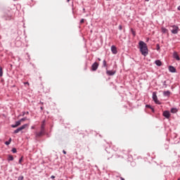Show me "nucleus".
<instances>
[{
  "instance_id": "obj_1",
  "label": "nucleus",
  "mask_w": 180,
  "mask_h": 180,
  "mask_svg": "<svg viewBox=\"0 0 180 180\" xmlns=\"http://www.w3.org/2000/svg\"><path fill=\"white\" fill-rule=\"evenodd\" d=\"M139 45L142 56L147 57V56H148V48L147 47V44L143 41H140Z\"/></svg>"
},
{
  "instance_id": "obj_2",
  "label": "nucleus",
  "mask_w": 180,
  "mask_h": 180,
  "mask_svg": "<svg viewBox=\"0 0 180 180\" xmlns=\"http://www.w3.org/2000/svg\"><path fill=\"white\" fill-rule=\"evenodd\" d=\"M170 27H172V29L170 30L173 34H178V32H179V27L174 25L170 26Z\"/></svg>"
},
{
  "instance_id": "obj_3",
  "label": "nucleus",
  "mask_w": 180,
  "mask_h": 180,
  "mask_svg": "<svg viewBox=\"0 0 180 180\" xmlns=\"http://www.w3.org/2000/svg\"><path fill=\"white\" fill-rule=\"evenodd\" d=\"M27 126H28L27 124H23L22 126L18 127L17 129L14 130L13 134H17V133H19V131H22V130H25V129H26Z\"/></svg>"
},
{
  "instance_id": "obj_4",
  "label": "nucleus",
  "mask_w": 180,
  "mask_h": 180,
  "mask_svg": "<svg viewBox=\"0 0 180 180\" xmlns=\"http://www.w3.org/2000/svg\"><path fill=\"white\" fill-rule=\"evenodd\" d=\"M153 100L155 103H156L158 105H160L161 103L158 101V97L157 96V92L154 91L153 93Z\"/></svg>"
},
{
  "instance_id": "obj_5",
  "label": "nucleus",
  "mask_w": 180,
  "mask_h": 180,
  "mask_svg": "<svg viewBox=\"0 0 180 180\" xmlns=\"http://www.w3.org/2000/svg\"><path fill=\"white\" fill-rule=\"evenodd\" d=\"M98 67H99V63H98V62H95L91 65V71H96V70H98Z\"/></svg>"
},
{
  "instance_id": "obj_6",
  "label": "nucleus",
  "mask_w": 180,
  "mask_h": 180,
  "mask_svg": "<svg viewBox=\"0 0 180 180\" xmlns=\"http://www.w3.org/2000/svg\"><path fill=\"white\" fill-rule=\"evenodd\" d=\"M106 74L107 75L112 77V75H115V74H116V70H108V68H106Z\"/></svg>"
},
{
  "instance_id": "obj_7",
  "label": "nucleus",
  "mask_w": 180,
  "mask_h": 180,
  "mask_svg": "<svg viewBox=\"0 0 180 180\" xmlns=\"http://www.w3.org/2000/svg\"><path fill=\"white\" fill-rule=\"evenodd\" d=\"M162 115H163L164 117H166V119H169V117H171V114L169 113V111H168V110L164 111Z\"/></svg>"
},
{
  "instance_id": "obj_8",
  "label": "nucleus",
  "mask_w": 180,
  "mask_h": 180,
  "mask_svg": "<svg viewBox=\"0 0 180 180\" xmlns=\"http://www.w3.org/2000/svg\"><path fill=\"white\" fill-rule=\"evenodd\" d=\"M111 51H112V54H117V48H116V46H115V45H112L111 46Z\"/></svg>"
},
{
  "instance_id": "obj_9",
  "label": "nucleus",
  "mask_w": 180,
  "mask_h": 180,
  "mask_svg": "<svg viewBox=\"0 0 180 180\" xmlns=\"http://www.w3.org/2000/svg\"><path fill=\"white\" fill-rule=\"evenodd\" d=\"M21 122L20 120L16 121L15 124H12L11 127H13V129H15V127H18V126H20L21 124Z\"/></svg>"
},
{
  "instance_id": "obj_10",
  "label": "nucleus",
  "mask_w": 180,
  "mask_h": 180,
  "mask_svg": "<svg viewBox=\"0 0 180 180\" xmlns=\"http://www.w3.org/2000/svg\"><path fill=\"white\" fill-rule=\"evenodd\" d=\"M46 133V131L41 129V131L39 132H37L36 134L37 137H41V136L44 135V134Z\"/></svg>"
},
{
  "instance_id": "obj_11",
  "label": "nucleus",
  "mask_w": 180,
  "mask_h": 180,
  "mask_svg": "<svg viewBox=\"0 0 180 180\" xmlns=\"http://www.w3.org/2000/svg\"><path fill=\"white\" fill-rule=\"evenodd\" d=\"M173 57L175 58L177 61L180 60L179 55H178V53L174 52L173 53Z\"/></svg>"
},
{
  "instance_id": "obj_12",
  "label": "nucleus",
  "mask_w": 180,
  "mask_h": 180,
  "mask_svg": "<svg viewBox=\"0 0 180 180\" xmlns=\"http://www.w3.org/2000/svg\"><path fill=\"white\" fill-rule=\"evenodd\" d=\"M45 126H46V120H44L41 122V130H44V131H46L45 129Z\"/></svg>"
},
{
  "instance_id": "obj_13",
  "label": "nucleus",
  "mask_w": 180,
  "mask_h": 180,
  "mask_svg": "<svg viewBox=\"0 0 180 180\" xmlns=\"http://www.w3.org/2000/svg\"><path fill=\"white\" fill-rule=\"evenodd\" d=\"M169 71L170 72H176V69L174 66H169Z\"/></svg>"
},
{
  "instance_id": "obj_14",
  "label": "nucleus",
  "mask_w": 180,
  "mask_h": 180,
  "mask_svg": "<svg viewBox=\"0 0 180 180\" xmlns=\"http://www.w3.org/2000/svg\"><path fill=\"white\" fill-rule=\"evenodd\" d=\"M155 63L156 64V65H158V67H161V65H162V63L160 60H155Z\"/></svg>"
},
{
  "instance_id": "obj_15",
  "label": "nucleus",
  "mask_w": 180,
  "mask_h": 180,
  "mask_svg": "<svg viewBox=\"0 0 180 180\" xmlns=\"http://www.w3.org/2000/svg\"><path fill=\"white\" fill-rule=\"evenodd\" d=\"M163 95L165 96H169V95H171V91H169V90L166 91H164L163 92Z\"/></svg>"
},
{
  "instance_id": "obj_16",
  "label": "nucleus",
  "mask_w": 180,
  "mask_h": 180,
  "mask_svg": "<svg viewBox=\"0 0 180 180\" xmlns=\"http://www.w3.org/2000/svg\"><path fill=\"white\" fill-rule=\"evenodd\" d=\"M170 112L171 113H176V112H178V109L175 108H171Z\"/></svg>"
},
{
  "instance_id": "obj_17",
  "label": "nucleus",
  "mask_w": 180,
  "mask_h": 180,
  "mask_svg": "<svg viewBox=\"0 0 180 180\" xmlns=\"http://www.w3.org/2000/svg\"><path fill=\"white\" fill-rule=\"evenodd\" d=\"M11 143H12V138H10V139H8V141H6L5 142V144H6V146H9V144H11Z\"/></svg>"
},
{
  "instance_id": "obj_18",
  "label": "nucleus",
  "mask_w": 180,
  "mask_h": 180,
  "mask_svg": "<svg viewBox=\"0 0 180 180\" xmlns=\"http://www.w3.org/2000/svg\"><path fill=\"white\" fill-rule=\"evenodd\" d=\"M103 67H104L105 68H108V63L106 62V60H104L103 61Z\"/></svg>"
},
{
  "instance_id": "obj_19",
  "label": "nucleus",
  "mask_w": 180,
  "mask_h": 180,
  "mask_svg": "<svg viewBox=\"0 0 180 180\" xmlns=\"http://www.w3.org/2000/svg\"><path fill=\"white\" fill-rule=\"evenodd\" d=\"M8 161H13V156L12 155H8Z\"/></svg>"
},
{
  "instance_id": "obj_20",
  "label": "nucleus",
  "mask_w": 180,
  "mask_h": 180,
  "mask_svg": "<svg viewBox=\"0 0 180 180\" xmlns=\"http://www.w3.org/2000/svg\"><path fill=\"white\" fill-rule=\"evenodd\" d=\"M167 32H168V30H167V28L162 27V33H167Z\"/></svg>"
},
{
  "instance_id": "obj_21",
  "label": "nucleus",
  "mask_w": 180,
  "mask_h": 180,
  "mask_svg": "<svg viewBox=\"0 0 180 180\" xmlns=\"http://www.w3.org/2000/svg\"><path fill=\"white\" fill-rule=\"evenodd\" d=\"M146 108H148L149 109H151L152 112H154V108H153L150 105H146Z\"/></svg>"
},
{
  "instance_id": "obj_22",
  "label": "nucleus",
  "mask_w": 180,
  "mask_h": 180,
  "mask_svg": "<svg viewBox=\"0 0 180 180\" xmlns=\"http://www.w3.org/2000/svg\"><path fill=\"white\" fill-rule=\"evenodd\" d=\"M131 32L133 36L135 37L136 36V31H134V30H133V28H131Z\"/></svg>"
},
{
  "instance_id": "obj_23",
  "label": "nucleus",
  "mask_w": 180,
  "mask_h": 180,
  "mask_svg": "<svg viewBox=\"0 0 180 180\" xmlns=\"http://www.w3.org/2000/svg\"><path fill=\"white\" fill-rule=\"evenodd\" d=\"M12 153H13V154L18 153V150H16L15 148H13L12 149Z\"/></svg>"
},
{
  "instance_id": "obj_24",
  "label": "nucleus",
  "mask_w": 180,
  "mask_h": 180,
  "mask_svg": "<svg viewBox=\"0 0 180 180\" xmlns=\"http://www.w3.org/2000/svg\"><path fill=\"white\" fill-rule=\"evenodd\" d=\"M25 120H27V117H23V118H21L20 120V121L22 122H25Z\"/></svg>"
},
{
  "instance_id": "obj_25",
  "label": "nucleus",
  "mask_w": 180,
  "mask_h": 180,
  "mask_svg": "<svg viewBox=\"0 0 180 180\" xmlns=\"http://www.w3.org/2000/svg\"><path fill=\"white\" fill-rule=\"evenodd\" d=\"M160 44H156V50L158 51H159V50H160Z\"/></svg>"
},
{
  "instance_id": "obj_26",
  "label": "nucleus",
  "mask_w": 180,
  "mask_h": 180,
  "mask_svg": "<svg viewBox=\"0 0 180 180\" xmlns=\"http://www.w3.org/2000/svg\"><path fill=\"white\" fill-rule=\"evenodd\" d=\"M163 86L164 88H167V81H164L163 82Z\"/></svg>"
},
{
  "instance_id": "obj_27",
  "label": "nucleus",
  "mask_w": 180,
  "mask_h": 180,
  "mask_svg": "<svg viewBox=\"0 0 180 180\" xmlns=\"http://www.w3.org/2000/svg\"><path fill=\"white\" fill-rule=\"evenodd\" d=\"M25 179V177L23 176H20L18 178V180H23Z\"/></svg>"
},
{
  "instance_id": "obj_28",
  "label": "nucleus",
  "mask_w": 180,
  "mask_h": 180,
  "mask_svg": "<svg viewBox=\"0 0 180 180\" xmlns=\"http://www.w3.org/2000/svg\"><path fill=\"white\" fill-rule=\"evenodd\" d=\"M22 161H23V157H21L20 159H19V164H22Z\"/></svg>"
},
{
  "instance_id": "obj_29",
  "label": "nucleus",
  "mask_w": 180,
  "mask_h": 180,
  "mask_svg": "<svg viewBox=\"0 0 180 180\" xmlns=\"http://www.w3.org/2000/svg\"><path fill=\"white\" fill-rule=\"evenodd\" d=\"M4 75V72L2 71V69H0V77H2Z\"/></svg>"
},
{
  "instance_id": "obj_30",
  "label": "nucleus",
  "mask_w": 180,
  "mask_h": 180,
  "mask_svg": "<svg viewBox=\"0 0 180 180\" xmlns=\"http://www.w3.org/2000/svg\"><path fill=\"white\" fill-rule=\"evenodd\" d=\"M84 22H85V19L82 18V19L80 20V23L82 24V23H84Z\"/></svg>"
},
{
  "instance_id": "obj_31",
  "label": "nucleus",
  "mask_w": 180,
  "mask_h": 180,
  "mask_svg": "<svg viewBox=\"0 0 180 180\" xmlns=\"http://www.w3.org/2000/svg\"><path fill=\"white\" fill-rule=\"evenodd\" d=\"M118 29H119L120 30H122L123 29V27H122V25H119Z\"/></svg>"
},
{
  "instance_id": "obj_32",
  "label": "nucleus",
  "mask_w": 180,
  "mask_h": 180,
  "mask_svg": "<svg viewBox=\"0 0 180 180\" xmlns=\"http://www.w3.org/2000/svg\"><path fill=\"white\" fill-rule=\"evenodd\" d=\"M63 154H65V155L67 154V151H65V150H63Z\"/></svg>"
},
{
  "instance_id": "obj_33",
  "label": "nucleus",
  "mask_w": 180,
  "mask_h": 180,
  "mask_svg": "<svg viewBox=\"0 0 180 180\" xmlns=\"http://www.w3.org/2000/svg\"><path fill=\"white\" fill-rule=\"evenodd\" d=\"M51 179H54V178H56V176H51Z\"/></svg>"
},
{
  "instance_id": "obj_34",
  "label": "nucleus",
  "mask_w": 180,
  "mask_h": 180,
  "mask_svg": "<svg viewBox=\"0 0 180 180\" xmlns=\"http://www.w3.org/2000/svg\"><path fill=\"white\" fill-rule=\"evenodd\" d=\"M178 11H180V6L177 8Z\"/></svg>"
},
{
  "instance_id": "obj_35",
  "label": "nucleus",
  "mask_w": 180,
  "mask_h": 180,
  "mask_svg": "<svg viewBox=\"0 0 180 180\" xmlns=\"http://www.w3.org/2000/svg\"><path fill=\"white\" fill-rule=\"evenodd\" d=\"M121 180H124V179L123 177H120Z\"/></svg>"
},
{
  "instance_id": "obj_36",
  "label": "nucleus",
  "mask_w": 180,
  "mask_h": 180,
  "mask_svg": "<svg viewBox=\"0 0 180 180\" xmlns=\"http://www.w3.org/2000/svg\"><path fill=\"white\" fill-rule=\"evenodd\" d=\"M25 84H26L29 85V82H25Z\"/></svg>"
},
{
  "instance_id": "obj_37",
  "label": "nucleus",
  "mask_w": 180,
  "mask_h": 180,
  "mask_svg": "<svg viewBox=\"0 0 180 180\" xmlns=\"http://www.w3.org/2000/svg\"><path fill=\"white\" fill-rule=\"evenodd\" d=\"M40 109H41V110H43V107H41Z\"/></svg>"
},
{
  "instance_id": "obj_38",
  "label": "nucleus",
  "mask_w": 180,
  "mask_h": 180,
  "mask_svg": "<svg viewBox=\"0 0 180 180\" xmlns=\"http://www.w3.org/2000/svg\"><path fill=\"white\" fill-rule=\"evenodd\" d=\"M71 0H67V2H70Z\"/></svg>"
},
{
  "instance_id": "obj_39",
  "label": "nucleus",
  "mask_w": 180,
  "mask_h": 180,
  "mask_svg": "<svg viewBox=\"0 0 180 180\" xmlns=\"http://www.w3.org/2000/svg\"><path fill=\"white\" fill-rule=\"evenodd\" d=\"M98 61H101V58H98Z\"/></svg>"
},
{
  "instance_id": "obj_40",
  "label": "nucleus",
  "mask_w": 180,
  "mask_h": 180,
  "mask_svg": "<svg viewBox=\"0 0 180 180\" xmlns=\"http://www.w3.org/2000/svg\"><path fill=\"white\" fill-rule=\"evenodd\" d=\"M146 2H148V1H150V0H145Z\"/></svg>"
},
{
  "instance_id": "obj_41",
  "label": "nucleus",
  "mask_w": 180,
  "mask_h": 180,
  "mask_svg": "<svg viewBox=\"0 0 180 180\" xmlns=\"http://www.w3.org/2000/svg\"><path fill=\"white\" fill-rule=\"evenodd\" d=\"M0 70H2V68L0 66Z\"/></svg>"
},
{
  "instance_id": "obj_42",
  "label": "nucleus",
  "mask_w": 180,
  "mask_h": 180,
  "mask_svg": "<svg viewBox=\"0 0 180 180\" xmlns=\"http://www.w3.org/2000/svg\"><path fill=\"white\" fill-rule=\"evenodd\" d=\"M41 104L43 105V103L41 102Z\"/></svg>"
},
{
  "instance_id": "obj_43",
  "label": "nucleus",
  "mask_w": 180,
  "mask_h": 180,
  "mask_svg": "<svg viewBox=\"0 0 180 180\" xmlns=\"http://www.w3.org/2000/svg\"><path fill=\"white\" fill-rule=\"evenodd\" d=\"M106 1H109V0H106Z\"/></svg>"
}]
</instances>
